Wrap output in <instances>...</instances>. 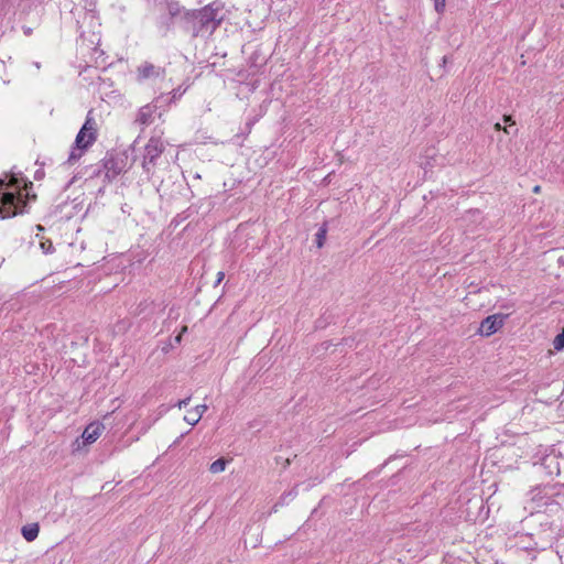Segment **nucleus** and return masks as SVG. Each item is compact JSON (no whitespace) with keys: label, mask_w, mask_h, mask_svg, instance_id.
<instances>
[{"label":"nucleus","mask_w":564,"mask_h":564,"mask_svg":"<svg viewBox=\"0 0 564 564\" xmlns=\"http://www.w3.org/2000/svg\"><path fill=\"white\" fill-rule=\"evenodd\" d=\"M26 200L22 194L21 182L11 176L8 182L0 180V216L11 218L24 212Z\"/></svg>","instance_id":"1"},{"label":"nucleus","mask_w":564,"mask_h":564,"mask_svg":"<svg viewBox=\"0 0 564 564\" xmlns=\"http://www.w3.org/2000/svg\"><path fill=\"white\" fill-rule=\"evenodd\" d=\"M98 123L94 117V111L89 110L83 127L75 138V149L84 152L88 150L98 139Z\"/></svg>","instance_id":"2"},{"label":"nucleus","mask_w":564,"mask_h":564,"mask_svg":"<svg viewBox=\"0 0 564 564\" xmlns=\"http://www.w3.org/2000/svg\"><path fill=\"white\" fill-rule=\"evenodd\" d=\"M221 9L223 6L219 2H213L202 8L195 15L202 29H209L212 32L215 31L223 20V18L219 17Z\"/></svg>","instance_id":"3"},{"label":"nucleus","mask_w":564,"mask_h":564,"mask_svg":"<svg viewBox=\"0 0 564 564\" xmlns=\"http://www.w3.org/2000/svg\"><path fill=\"white\" fill-rule=\"evenodd\" d=\"M104 431H105V425L101 422L94 421V422L89 423L85 427L82 436L74 442V444H73L74 448L76 451H79L84 446L95 443L100 437V435L102 434Z\"/></svg>","instance_id":"4"},{"label":"nucleus","mask_w":564,"mask_h":564,"mask_svg":"<svg viewBox=\"0 0 564 564\" xmlns=\"http://www.w3.org/2000/svg\"><path fill=\"white\" fill-rule=\"evenodd\" d=\"M506 316L503 314H492L487 316L478 328L481 336L489 337L502 328Z\"/></svg>","instance_id":"5"},{"label":"nucleus","mask_w":564,"mask_h":564,"mask_svg":"<svg viewBox=\"0 0 564 564\" xmlns=\"http://www.w3.org/2000/svg\"><path fill=\"white\" fill-rule=\"evenodd\" d=\"M104 167L108 178H115L126 171V159L121 155H109L106 158Z\"/></svg>","instance_id":"6"},{"label":"nucleus","mask_w":564,"mask_h":564,"mask_svg":"<svg viewBox=\"0 0 564 564\" xmlns=\"http://www.w3.org/2000/svg\"><path fill=\"white\" fill-rule=\"evenodd\" d=\"M534 473L553 478L560 476L561 469L558 460H540L533 464Z\"/></svg>","instance_id":"7"},{"label":"nucleus","mask_w":564,"mask_h":564,"mask_svg":"<svg viewBox=\"0 0 564 564\" xmlns=\"http://www.w3.org/2000/svg\"><path fill=\"white\" fill-rule=\"evenodd\" d=\"M164 145L160 139L151 138L145 145L144 159L153 163L163 152Z\"/></svg>","instance_id":"8"},{"label":"nucleus","mask_w":564,"mask_h":564,"mask_svg":"<svg viewBox=\"0 0 564 564\" xmlns=\"http://www.w3.org/2000/svg\"><path fill=\"white\" fill-rule=\"evenodd\" d=\"M206 410H207L206 404H198L185 413L184 421L191 425H195L199 422V420L202 419V416L206 412Z\"/></svg>","instance_id":"9"},{"label":"nucleus","mask_w":564,"mask_h":564,"mask_svg":"<svg viewBox=\"0 0 564 564\" xmlns=\"http://www.w3.org/2000/svg\"><path fill=\"white\" fill-rule=\"evenodd\" d=\"M530 499L533 503H535V506H532L531 509L532 511L535 510L536 508H540L542 506H546L549 503V497L544 492V488H534L533 490L530 491Z\"/></svg>","instance_id":"10"},{"label":"nucleus","mask_w":564,"mask_h":564,"mask_svg":"<svg viewBox=\"0 0 564 564\" xmlns=\"http://www.w3.org/2000/svg\"><path fill=\"white\" fill-rule=\"evenodd\" d=\"M39 523H29L21 529V534L28 542H33L39 536Z\"/></svg>","instance_id":"11"},{"label":"nucleus","mask_w":564,"mask_h":564,"mask_svg":"<svg viewBox=\"0 0 564 564\" xmlns=\"http://www.w3.org/2000/svg\"><path fill=\"white\" fill-rule=\"evenodd\" d=\"M158 75V70L154 65L145 63L138 68V77L140 79H148Z\"/></svg>","instance_id":"12"},{"label":"nucleus","mask_w":564,"mask_h":564,"mask_svg":"<svg viewBox=\"0 0 564 564\" xmlns=\"http://www.w3.org/2000/svg\"><path fill=\"white\" fill-rule=\"evenodd\" d=\"M326 234H327L326 226L321 227L319 230L317 231L316 245L318 248H322L324 246L325 240H326Z\"/></svg>","instance_id":"13"},{"label":"nucleus","mask_w":564,"mask_h":564,"mask_svg":"<svg viewBox=\"0 0 564 564\" xmlns=\"http://www.w3.org/2000/svg\"><path fill=\"white\" fill-rule=\"evenodd\" d=\"M226 462L227 460H214L209 467L210 471L214 474L224 471L226 468Z\"/></svg>","instance_id":"14"},{"label":"nucleus","mask_w":564,"mask_h":564,"mask_svg":"<svg viewBox=\"0 0 564 564\" xmlns=\"http://www.w3.org/2000/svg\"><path fill=\"white\" fill-rule=\"evenodd\" d=\"M553 347L556 350H562L564 348V332H562L554 338Z\"/></svg>","instance_id":"15"},{"label":"nucleus","mask_w":564,"mask_h":564,"mask_svg":"<svg viewBox=\"0 0 564 564\" xmlns=\"http://www.w3.org/2000/svg\"><path fill=\"white\" fill-rule=\"evenodd\" d=\"M446 6V0H434L435 10L438 13H443Z\"/></svg>","instance_id":"16"},{"label":"nucleus","mask_w":564,"mask_h":564,"mask_svg":"<svg viewBox=\"0 0 564 564\" xmlns=\"http://www.w3.org/2000/svg\"><path fill=\"white\" fill-rule=\"evenodd\" d=\"M149 120H150V115L145 113V112H141L140 116H139V121L142 123V124H147L149 123Z\"/></svg>","instance_id":"17"},{"label":"nucleus","mask_w":564,"mask_h":564,"mask_svg":"<svg viewBox=\"0 0 564 564\" xmlns=\"http://www.w3.org/2000/svg\"><path fill=\"white\" fill-rule=\"evenodd\" d=\"M189 402H191V398H189V397H188V398H186V399H184V400H181V401L178 402V408H180V409H182V408H186V406L189 404Z\"/></svg>","instance_id":"18"},{"label":"nucleus","mask_w":564,"mask_h":564,"mask_svg":"<svg viewBox=\"0 0 564 564\" xmlns=\"http://www.w3.org/2000/svg\"><path fill=\"white\" fill-rule=\"evenodd\" d=\"M225 278V273L223 271H219L217 273V283H220Z\"/></svg>","instance_id":"19"},{"label":"nucleus","mask_w":564,"mask_h":564,"mask_svg":"<svg viewBox=\"0 0 564 564\" xmlns=\"http://www.w3.org/2000/svg\"><path fill=\"white\" fill-rule=\"evenodd\" d=\"M503 121L505 122H509L511 124H514V121L512 120V117L511 116H503Z\"/></svg>","instance_id":"20"},{"label":"nucleus","mask_w":564,"mask_h":564,"mask_svg":"<svg viewBox=\"0 0 564 564\" xmlns=\"http://www.w3.org/2000/svg\"><path fill=\"white\" fill-rule=\"evenodd\" d=\"M82 153H79L78 155L75 154V152H72V154L69 155V161L72 160H75V159H78L80 158Z\"/></svg>","instance_id":"21"},{"label":"nucleus","mask_w":564,"mask_h":564,"mask_svg":"<svg viewBox=\"0 0 564 564\" xmlns=\"http://www.w3.org/2000/svg\"><path fill=\"white\" fill-rule=\"evenodd\" d=\"M541 189H542V188H541V186H540V185H535V186L533 187V193H534V194H540V193H541Z\"/></svg>","instance_id":"22"},{"label":"nucleus","mask_w":564,"mask_h":564,"mask_svg":"<svg viewBox=\"0 0 564 564\" xmlns=\"http://www.w3.org/2000/svg\"><path fill=\"white\" fill-rule=\"evenodd\" d=\"M187 332V326H183L180 334L183 336Z\"/></svg>","instance_id":"23"},{"label":"nucleus","mask_w":564,"mask_h":564,"mask_svg":"<svg viewBox=\"0 0 564 564\" xmlns=\"http://www.w3.org/2000/svg\"><path fill=\"white\" fill-rule=\"evenodd\" d=\"M501 129H502L501 124L499 122H497L495 124V130H501Z\"/></svg>","instance_id":"24"},{"label":"nucleus","mask_w":564,"mask_h":564,"mask_svg":"<svg viewBox=\"0 0 564 564\" xmlns=\"http://www.w3.org/2000/svg\"><path fill=\"white\" fill-rule=\"evenodd\" d=\"M175 340H176L177 343H180V341L182 340V335H181V334H178V335L176 336Z\"/></svg>","instance_id":"25"}]
</instances>
